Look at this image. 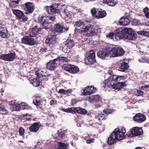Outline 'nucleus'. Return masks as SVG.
<instances>
[{
	"label": "nucleus",
	"instance_id": "f257e3e1",
	"mask_svg": "<svg viewBox=\"0 0 149 149\" xmlns=\"http://www.w3.org/2000/svg\"><path fill=\"white\" fill-rule=\"evenodd\" d=\"M107 37L115 41L119 40L121 39L134 40L137 37V35L132 29L125 28L119 30L117 32L111 33L107 34Z\"/></svg>",
	"mask_w": 149,
	"mask_h": 149
},
{
	"label": "nucleus",
	"instance_id": "f03ea898",
	"mask_svg": "<svg viewBox=\"0 0 149 149\" xmlns=\"http://www.w3.org/2000/svg\"><path fill=\"white\" fill-rule=\"evenodd\" d=\"M125 79L124 76L113 75L109 77L107 79L104 81V85L103 86L105 88L111 87L115 89L119 90L123 86H126V81L123 82L122 81Z\"/></svg>",
	"mask_w": 149,
	"mask_h": 149
},
{
	"label": "nucleus",
	"instance_id": "7ed1b4c3",
	"mask_svg": "<svg viewBox=\"0 0 149 149\" xmlns=\"http://www.w3.org/2000/svg\"><path fill=\"white\" fill-rule=\"evenodd\" d=\"M124 54L125 51L121 47H113L112 45L108 44L103 48V59H107L109 56L114 57L121 56Z\"/></svg>",
	"mask_w": 149,
	"mask_h": 149
},
{
	"label": "nucleus",
	"instance_id": "20e7f679",
	"mask_svg": "<svg viewBox=\"0 0 149 149\" xmlns=\"http://www.w3.org/2000/svg\"><path fill=\"white\" fill-rule=\"evenodd\" d=\"M56 19L55 15L42 16L38 17L37 21L42 25L43 28L47 29L50 28L52 23L55 21Z\"/></svg>",
	"mask_w": 149,
	"mask_h": 149
},
{
	"label": "nucleus",
	"instance_id": "39448f33",
	"mask_svg": "<svg viewBox=\"0 0 149 149\" xmlns=\"http://www.w3.org/2000/svg\"><path fill=\"white\" fill-rule=\"evenodd\" d=\"M95 54L91 50L86 53L84 58L85 64L89 65L94 64L96 62Z\"/></svg>",
	"mask_w": 149,
	"mask_h": 149
},
{
	"label": "nucleus",
	"instance_id": "423d86ee",
	"mask_svg": "<svg viewBox=\"0 0 149 149\" xmlns=\"http://www.w3.org/2000/svg\"><path fill=\"white\" fill-rule=\"evenodd\" d=\"M143 133V131L141 128L136 127L130 129L126 135L129 137L132 138L141 135Z\"/></svg>",
	"mask_w": 149,
	"mask_h": 149
},
{
	"label": "nucleus",
	"instance_id": "0eeeda50",
	"mask_svg": "<svg viewBox=\"0 0 149 149\" xmlns=\"http://www.w3.org/2000/svg\"><path fill=\"white\" fill-rule=\"evenodd\" d=\"M126 132V129L125 127H122L120 130L119 128H116L112 133L118 140L121 141L125 138V134Z\"/></svg>",
	"mask_w": 149,
	"mask_h": 149
},
{
	"label": "nucleus",
	"instance_id": "6e6552de",
	"mask_svg": "<svg viewBox=\"0 0 149 149\" xmlns=\"http://www.w3.org/2000/svg\"><path fill=\"white\" fill-rule=\"evenodd\" d=\"M60 5V3H55L52 4L50 6H46L45 9L49 14L60 13V11L58 9H57L58 7Z\"/></svg>",
	"mask_w": 149,
	"mask_h": 149
},
{
	"label": "nucleus",
	"instance_id": "1a4fd4ad",
	"mask_svg": "<svg viewBox=\"0 0 149 149\" xmlns=\"http://www.w3.org/2000/svg\"><path fill=\"white\" fill-rule=\"evenodd\" d=\"M46 43L52 48L55 47L58 43L56 35H49L46 40Z\"/></svg>",
	"mask_w": 149,
	"mask_h": 149
},
{
	"label": "nucleus",
	"instance_id": "9d476101",
	"mask_svg": "<svg viewBox=\"0 0 149 149\" xmlns=\"http://www.w3.org/2000/svg\"><path fill=\"white\" fill-rule=\"evenodd\" d=\"M12 11L13 14L16 16V18L19 21L22 19V21L24 22L28 20L27 16L24 15V13L21 10L18 9H13Z\"/></svg>",
	"mask_w": 149,
	"mask_h": 149
},
{
	"label": "nucleus",
	"instance_id": "9b49d317",
	"mask_svg": "<svg viewBox=\"0 0 149 149\" xmlns=\"http://www.w3.org/2000/svg\"><path fill=\"white\" fill-rule=\"evenodd\" d=\"M32 37H33V36H30V34L29 36H24L22 39V43L30 46L35 45L37 43L36 41Z\"/></svg>",
	"mask_w": 149,
	"mask_h": 149
},
{
	"label": "nucleus",
	"instance_id": "f8f14e48",
	"mask_svg": "<svg viewBox=\"0 0 149 149\" xmlns=\"http://www.w3.org/2000/svg\"><path fill=\"white\" fill-rule=\"evenodd\" d=\"M15 56L16 54L15 52L0 55V59L6 61H11L15 58Z\"/></svg>",
	"mask_w": 149,
	"mask_h": 149
},
{
	"label": "nucleus",
	"instance_id": "ddd939ff",
	"mask_svg": "<svg viewBox=\"0 0 149 149\" xmlns=\"http://www.w3.org/2000/svg\"><path fill=\"white\" fill-rule=\"evenodd\" d=\"M42 127V125L40 122L34 123L29 127V130L31 132L36 133L39 131L40 128Z\"/></svg>",
	"mask_w": 149,
	"mask_h": 149
},
{
	"label": "nucleus",
	"instance_id": "4468645a",
	"mask_svg": "<svg viewBox=\"0 0 149 149\" xmlns=\"http://www.w3.org/2000/svg\"><path fill=\"white\" fill-rule=\"evenodd\" d=\"M25 8L27 12H26V14H27L28 13H31L33 12L35 9V5L33 3L31 2H27L25 3Z\"/></svg>",
	"mask_w": 149,
	"mask_h": 149
},
{
	"label": "nucleus",
	"instance_id": "2eb2a0df",
	"mask_svg": "<svg viewBox=\"0 0 149 149\" xmlns=\"http://www.w3.org/2000/svg\"><path fill=\"white\" fill-rule=\"evenodd\" d=\"M133 119L137 122L141 123L146 120V117L142 113H137L133 117Z\"/></svg>",
	"mask_w": 149,
	"mask_h": 149
},
{
	"label": "nucleus",
	"instance_id": "dca6fc26",
	"mask_svg": "<svg viewBox=\"0 0 149 149\" xmlns=\"http://www.w3.org/2000/svg\"><path fill=\"white\" fill-rule=\"evenodd\" d=\"M64 29H65L66 31L68 29L67 28L65 29L63 25L59 23L56 24L54 26V30L56 33H62Z\"/></svg>",
	"mask_w": 149,
	"mask_h": 149
},
{
	"label": "nucleus",
	"instance_id": "f3484780",
	"mask_svg": "<svg viewBox=\"0 0 149 149\" xmlns=\"http://www.w3.org/2000/svg\"><path fill=\"white\" fill-rule=\"evenodd\" d=\"M84 31L87 32L91 36H92L96 34L95 30L93 28V26L88 25L86 26L84 28Z\"/></svg>",
	"mask_w": 149,
	"mask_h": 149
},
{
	"label": "nucleus",
	"instance_id": "a211bd4d",
	"mask_svg": "<svg viewBox=\"0 0 149 149\" xmlns=\"http://www.w3.org/2000/svg\"><path fill=\"white\" fill-rule=\"evenodd\" d=\"M41 28H39L37 26H35L33 27L30 33L29 34L30 36L35 37L38 35L39 31L42 29Z\"/></svg>",
	"mask_w": 149,
	"mask_h": 149
},
{
	"label": "nucleus",
	"instance_id": "6ab92c4d",
	"mask_svg": "<svg viewBox=\"0 0 149 149\" xmlns=\"http://www.w3.org/2000/svg\"><path fill=\"white\" fill-rule=\"evenodd\" d=\"M130 20L129 18L125 17H121L120 19L118 24L120 25L126 26L129 24Z\"/></svg>",
	"mask_w": 149,
	"mask_h": 149
},
{
	"label": "nucleus",
	"instance_id": "aec40b11",
	"mask_svg": "<svg viewBox=\"0 0 149 149\" xmlns=\"http://www.w3.org/2000/svg\"><path fill=\"white\" fill-rule=\"evenodd\" d=\"M56 61L54 59L53 60L50 61L46 65L47 69L50 70H54L56 68V65L55 63Z\"/></svg>",
	"mask_w": 149,
	"mask_h": 149
},
{
	"label": "nucleus",
	"instance_id": "412c9836",
	"mask_svg": "<svg viewBox=\"0 0 149 149\" xmlns=\"http://www.w3.org/2000/svg\"><path fill=\"white\" fill-rule=\"evenodd\" d=\"M7 30L6 27H3L0 26V36L3 38H6L7 37L6 32Z\"/></svg>",
	"mask_w": 149,
	"mask_h": 149
},
{
	"label": "nucleus",
	"instance_id": "4be33fe9",
	"mask_svg": "<svg viewBox=\"0 0 149 149\" xmlns=\"http://www.w3.org/2000/svg\"><path fill=\"white\" fill-rule=\"evenodd\" d=\"M64 44L67 48L69 49H71L75 45L72 40L68 39L66 40L64 42Z\"/></svg>",
	"mask_w": 149,
	"mask_h": 149
},
{
	"label": "nucleus",
	"instance_id": "5701e85b",
	"mask_svg": "<svg viewBox=\"0 0 149 149\" xmlns=\"http://www.w3.org/2000/svg\"><path fill=\"white\" fill-rule=\"evenodd\" d=\"M58 149H68L69 148V144L68 143H65L61 142H58Z\"/></svg>",
	"mask_w": 149,
	"mask_h": 149
},
{
	"label": "nucleus",
	"instance_id": "b1692460",
	"mask_svg": "<svg viewBox=\"0 0 149 149\" xmlns=\"http://www.w3.org/2000/svg\"><path fill=\"white\" fill-rule=\"evenodd\" d=\"M87 113L86 110L81 107H74V113H78L82 115H85Z\"/></svg>",
	"mask_w": 149,
	"mask_h": 149
},
{
	"label": "nucleus",
	"instance_id": "393cba45",
	"mask_svg": "<svg viewBox=\"0 0 149 149\" xmlns=\"http://www.w3.org/2000/svg\"><path fill=\"white\" fill-rule=\"evenodd\" d=\"M118 140L115 137L114 134L112 132L108 138L107 141L109 144L112 145L115 143Z\"/></svg>",
	"mask_w": 149,
	"mask_h": 149
},
{
	"label": "nucleus",
	"instance_id": "a878e982",
	"mask_svg": "<svg viewBox=\"0 0 149 149\" xmlns=\"http://www.w3.org/2000/svg\"><path fill=\"white\" fill-rule=\"evenodd\" d=\"M129 67V66L127 63L123 62L121 64L118 70L120 71L124 72Z\"/></svg>",
	"mask_w": 149,
	"mask_h": 149
},
{
	"label": "nucleus",
	"instance_id": "bb28decb",
	"mask_svg": "<svg viewBox=\"0 0 149 149\" xmlns=\"http://www.w3.org/2000/svg\"><path fill=\"white\" fill-rule=\"evenodd\" d=\"M118 2L114 0H103V3L107 4L108 5L114 7L117 4Z\"/></svg>",
	"mask_w": 149,
	"mask_h": 149
},
{
	"label": "nucleus",
	"instance_id": "cd10ccee",
	"mask_svg": "<svg viewBox=\"0 0 149 149\" xmlns=\"http://www.w3.org/2000/svg\"><path fill=\"white\" fill-rule=\"evenodd\" d=\"M9 112L6 109L4 105L2 103L0 104V114L2 115H6Z\"/></svg>",
	"mask_w": 149,
	"mask_h": 149
},
{
	"label": "nucleus",
	"instance_id": "c85d7f7f",
	"mask_svg": "<svg viewBox=\"0 0 149 149\" xmlns=\"http://www.w3.org/2000/svg\"><path fill=\"white\" fill-rule=\"evenodd\" d=\"M112 111V110L109 109H106L103 110V112L104 113L103 114V120L106 119L108 114L111 113Z\"/></svg>",
	"mask_w": 149,
	"mask_h": 149
},
{
	"label": "nucleus",
	"instance_id": "c756f323",
	"mask_svg": "<svg viewBox=\"0 0 149 149\" xmlns=\"http://www.w3.org/2000/svg\"><path fill=\"white\" fill-rule=\"evenodd\" d=\"M19 0L16 1H12L9 3V7L11 8H15L19 6Z\"/></svg>",
	"mask_w": 149,
	"mask_h": 149
},
{
	"label": "nucleus",
	"instance_id": "7c9ffc66",
	"mask_svg": "<svg viewBox=\"0 0 149 149\" xmlns=\"http://www.w3.org/2000/svg\"><path fill=\"white\" fill-rule=\"evenodd\" d=\"M79 72V69L77 66L74 65H72L70 73L75 74Z\"/></svg>",
	"mask_w": 149,
	"mask_h": 149
},
{
	"label": "nucleus",
	"instance_id": "2f4dec72",
	"mask_svg": "<svg viewBox=\"0 0 149 149\" xmlns=\"http://www.w3.org/2000/svg\"><path fill=\"white\" fill-rule=\"evenodd\" d=\"M41 97L40 96H36L35 97L33 100V103L36 106H38L41 103Z\"/></svg>",
	"mask_w": 149,
	"mask_h": 149
},
{
	"label": "nucleus",
	"instance_id": "473e14b6",
	"mask_svg": "<svg viewBox=\"0 0 149 149\" xmlns=\"http://www.w3.org/2000/svg\"><path fill=\"white\" fill-rule=\"evenodd\" d=\"M89 100L90 101H99L101 99L100 96L99 95H94L91 97H90Z\"/></svg>",
	"mask_w": 149,
	"mask_h": 149
},
{
	"label": "nucleus",
	"instance_id": "72a5a7b5",
	"mask_svg": "<svg viewBox=\"0 0 149 149\" xmlns=\"http://www.w3.org/2000/svg\"><path fill=\"white\" fill-rule=\"evenodd\" d=\"M82 91H83V92L82 93L83 95L84 96H86L88 95H90V86H88L84 89H82Z\"/></svg>",
	"mask_w": 149,
	"mask_h": 149
},
{
	"label": "nucleus",
	"instance_id": "f704fd0d",
	"mask_svg": "<svg viewBox=\"0 0 149 149\" xmlns=\"http://www.w3.org/2000/svg\"><path fill=\"white\" fill-rule=\"evenodd\" d=\"M56 61H59V63H63L66 61V58L63 56H58L54 59Z\"/></svg>",
	"mask_w": 149,
	"mask_h": 149
},
{
	"label": "nucleus",
	"instance_id": "c9c22d12",
	"mask_svg": "<svg viewBox=\"0 0 149 149\" xmlns=\"http://www.w3.org/2000/svg\"><path fill=\"white\" fill-rule=\"evenodd\" d=\"M31 83L35 87L38 86L40 84V82L38 78L34 79L31 81Z\"/></svg>",
	"mask_w": 149,
	"mask_h": 149
},
{
	"label": "nucleus",
	"instance_id": "e433bc0d",
	"mask_svg": "<svg viewBox=\"0 0 149 149\" xmlns=\"http://www.w3.org/2000/svg\"><path fill=\"white\" fill-rule=\"evenodd\" d=\"M61 110L63 111L66 112L74 113V107L66 109H65L63 108H62L61 109Z\"/></svg>",
	"mask_w": 149,
	"mask_h": 149
},
{
	"label": "nucleus",
	"instance_id": "4c0bfd02",
	"mask_svg": "<svg viewBox=\"0 0 149 149\" xmlns=\"http://www.w3.org/2000/svg\"><path fill=\"white\" fill-rule=\"evenodd\" d=\"M23 118H24L26 121H30L35 120L32 118V116L31 115L27 114L24 115Z\"/></svg>",
	"mask_w": 149,
	"mask_h": 149
},
{
	"label": "nucleus",
	"instance_id": "58836bf2",
	"mask_svg": "<svg viewBox=\"0 0 149 149\" xmlns=\"http://www.w3.org/2000/svg\"><path fill=\"white\" fill-rule=\"evenodd\" d=\"M138 34L146 36H149V31L145 30L140 31L137 32Z\"/></svg>",
	"mask_w": 149,
	"mask_h": 149
},
{
	"label": "nucleus",
	"instance_id": "ea45409f",
	"mask_svg": "<svg viewBox=\"0 0 149 149\" xmlns=\"http://www.w3.org/2000/svg\"><path fill=\"white\" fill-rule=\"evenodd\" d=\"M71 65V64H66L63 65V68L64 70L70 72Z\"/></svg>",
	"mask_w": 149,
	"mask_h": 149
},
{
	"label": "nucleus",
	"instance_id": "a19ab883",
	"mask_svg": "<svg viewBox=\"0 0 149 149\" xmlns=\"http://www.w3.org/2000/svg\"><path fill=\"white\" fill-rule=\"evenodd\" d=\"M145 16L147 18H149V8L148 7H146L143 10Z\"/></svg>",
	"mask_w": 149,
	"mask_h": 149
},
{
	"label": "nucleus",
	"instance_id": "79ce46f5",
	"mask_svg": "<svg viewBox=\"0 0 149 149\" xmlns=\"http://www.w3.org/2000/svg\"><path fill=\"white\" fill-rule=\"evenodd\" d=\"M94 17L97 18H102V11L98 9L96 13V16H95Z\"/></svg>",
	"mask_w": 149,
	"mask_h": 149
},
{
	"label": "nucleus",
	"instance_id": "37998d69",
	"mask_svg": "<svg viewBox=\"0 0 149 149\" xmlns=\"http://www.w3.org/2000/svg\"><path fill=\"white\" fill-rule=\"evenodd\" d=\"M63 12L67 17L70 18L72 17L73 15L72 13L70 11L67 9H65Z\"/></svg>",
	"mask_w": 149,
	"mask_h": 149
},
{
	"label": "nucleus",
	"instance_id": "c03bdc74",
	"mask_svg": "<svg viewBox=\"0 0 149 149\" xmlns=\"http://www.w3.org/2000/svg\"><path fill=\"white\" fill-rule=\"evenodd\" d=\"M25 130L22 127L19 128V132L20 135L23 136Z\"/></svg>",
	"mask_w": 149,
	"mask_h": 149
},
{
	"label": "nucleus",
	"instance_id": "a18cd8bd",
	"mask_svg": "<svg viewBox=\"0 0 149 149\" xmlns=\"http://www.w3.org/2000/svg\"><path fill=\"white\" fill-rule=\"evenodd\" d=\"M41 144V142L40 141L38 142L37 144L34 146V149H42V147L40 146Z\"/></svg>",
	"mask_w": 149,
	"mask_h": 149
},
{
	"label": "nucleus",
	"instance_id": "49530a36",
	"mask_svg": "<svg viewBox=\"0 0 149 149\" xmlns=\"http://www.w3.org/2000/svg\"><path fill=\"white\" fill-rule=\"evenodd\" d=\"M97 56L99 58L102 59V49L98 51Z\"/></svg>",
	"mask_w": 149,
	"mask_h": 149
},
{
	"label": "nucleus",
	"instance_id": "de8ad7c7",
	"mask_svg": "<svg viewBox=\"0 0 149 149\" xmlns=\"http://www.w3.org/2000/svg\"><path fill=\"white\" fill-rule=\"evenodd\" d=\"M83 22L81 20L76 21L75 22V25L77 27H80L83 24Z\"/></svg>",
	"mask_w": 149,
	"mask_h": 149
},
{
	"label": "nucleus",
	"instance_id": "09e8293b",
	"mask_svg": "<svg viewBox=\"0 0 149 149\" xmlns=\"http://www.w3.org/2000/svg\"><path fill=\"white\" fill-rule=\"evenodd\" d=\"M58 136L61 137L63 138V137L65 135V133H64L63 131H62L61 130H59L58 132Z\"/></svg>",
	"mask_w": 149,
	"mask_h": 149
},
{
	"label": "nucleus",
	"instance_id": "8fccbe9b",
	"mask_svg": "<svg viewBox=\"0 0 149 149\" xmlns=\"http://www.w3.org/2000/svg\"><path fill=\"white\" fill-rule=\"evenodd\" d=\"M13 110L18 111L19 110L20 107L19 105L15 104L14 105H13Z\"/></svg>",
	"mask_w": 149,
	"mask_h": 149
},
{
	"label": "nucleus",
	"instance_id": "3c124183",
	"mask_svg": "<svg viewBox=\"0 0 149 149\" xmlns=\"http://www.w3.org/2000/svg\"><path fill=\"white\" fill-rule=\"evenodd\" d=\"M96 89L93 86H90V95L92 93H95V92L96 91Z\"/></svg>",
	"mask_w": 149,
	"mask_h": 149
},
{
	"label": "nucleus",
	"instance_id": "603ef678",
	"mask_svg": "<svg viewBox=\"0 0 149 149\" xmlns=\"http://www.w3.org/2000/svg\"><path fill=\"white\" fill-rule=\"evenodd\" d=\"M136 94V96H140L142 95L143 94V92L142 91L137 90Z\"/></svg>",
	"mask_w": 149,
	"mask_h": 149
},
{
	"label": "nucleus",
	"instance_id": "864d4df0",
	"mask_svg": "<svg viewBox=\"0 0 149 149\" xmlns=\"http://www.w3.org/2000/svg\"><path fill=\"white\" fill-rule=\"evenodd\" d=\"M139 61L140 62L142 63H149V59H148L146 58H142L141 59L139 60Z\"/></svg>",
	"mask_w": 149,
	"mask_h": 149
},
{
	"label": "nucleus",
	"instance_id": "5fc2aeb1",
	"mask_svg": "<svg viewBox=\"0 0 149 149\" xmlns=\"http://www.w3.org/2000/svg\"><path fill=\"white\" fill-rule=\"evenodd\" d=\"M96 12L97 11H96L95 8H93L91 10V13L92 15L94 17L95 16H96Z\"/></svg>",
	"mask_w": 149,
	"mask_h": 149
},
{
	"label": "nucleus",
	"instance_id": "6e6d98bb",
	"mask_svg": "<svg viewBox=\"0 0 149 149\" xmlns=\"http://www.w3.org/2000/svg\"><path fill=\"white\" fill-rule=\"evenodd\" d=\"M58 92L64 94H65L67 93L66 90L63 89H59L58 91Z\"/></svg>",
	"mask_w": 149,
	"mask_h": 149
},
{
	"label": "nucleus",
	"instance_id": "4d7b16f0",
	"mask_svg": "<svg viewBox=\"0 0 149 149\" xmlns=\"http://www.w3.org/2000/svg\"><path fill=\"white\" fill-rule=\"evenodd\" d=\"M57 101L56 100H52L50 101V105L51 106H52L54 105L55 103H56Z\"/></svg>",
	"mask_w": 149,
	"mask_h": 149
},
{
	"label": "nucleus",
	"instance_id": "13d9d810",
	"mask_svg": "<svg viewBox=\"0 0 149 149\" xmlns=\"http://www.w3.org/2000/svg\"><path fill=\"white\" fill-rule=\"evenodd\" d=\"M95 141V139L94 138L90 139H88L87 140L86 142L87 143H91L93 142H94Z\"/></svg>",
	"mask_w": 149,
	"mask_h": 149
},
{
	"label": "nucleus",
	"instance_id": "bf43d9fd",
	"mask_svg": "<svg viewBox=\"0 0 149 149\" xmlns=\"http://www.w3.org/2000/svg\"><path fill=\"white\" fill-rule=\"evenodd\" d=\"M77 101L75 99H72L71 100V104L72 106H74V104H76Z\"/></svg>",
	"mask_w": 149,
	"mask_h": 149
},
{
	"label": "nucleus",
	"instance_id": "052dcab7",
	"mask_svg": "<svg viewBox=\"0 0 149 149\" xmlns=\"http://www.w3.org/2000/svg\"><path fill=\"white\" fill-rule=\"evenodd\" d=\"M47 50V48H42L41 49V50L42 52H46Z\"/></svg>",
	"mask_w": 149,
	"mask_h": 149
},
{
	"label": "nucleus",
	"instance_id": "680f3d73",
	"mask_svg": "<svg viewBox=\"0 0 149 149\" xmlns=\"http://www.w3.org/2000/svg\"><path fill=\"white\" fill-rule=\"evenodd\" d=\"M149 87V84L146 85L142 86L141 87V88L144 89L145 88H148Z\"/></svg>",
	"mask_w": 149,
	"mask_h": 149
},
{
	"label": "nucleus",
	"instance_id": "e2e57ef3",
	"mask_svg": "<svg viewBox=\"0 0 149 149\" xmlns=\"http://www.w3.org/2000/svg\"><path fill=\"white\" fill-rule=\"evenodd\" d=\"M35 73L36 74V75L38 77L41 78L42 76V75L41 74H39L37 72V71H36Z\"/></svg>",
	"mask_w": 149,
	"mask_h": 149
},
{
	"label": "nucleus",
	"instance_id": "0e129e2a",
	"mask_svg": "<svg viewBox=\"0 0 149 149\" xmlns=\"http://www.w3.org/2000/svg\"><path fill=\"white\" fill-rule=\"evenodd\" d=\"M108 73L110 75H111L112 76L113 75V71L111 70H109L108 71Z\"/></svg>",
	"mask_w": 149,
	"mask_h": 149
},
{
	"label": "nucleus",
	"instance_id": "69168bd1",
	"mask_svg": "<svg viewBox=\"0 0 149 149\" xmlns=\"http://www.w3.org/2000/svg\"><path fill=\"white\" fill-rule=\"evenodd\" d=\"M107 15V13L105 10H103V17H105Z\"/></svg>",
	"mask_w": 149,
	"mask_h": 149
},
{
	"label": "nucleus",
	"instance_id": "338daca9",
	"mask_svg": "<svg viewBox=\"0 0 149 149\" xmlns=\"http://www.w3.org/2000/svg\"><path fill=\"white\" fill-rule=\"evenodd\" d=\"M125 17H127L128 18L130 16V14L127 13H126L125 14Z\"/></svg>",
	"mask_w": 149,
	"mask_h": 149
},
{
	"label": "nucleus",
	"instance_id": "774afa93",
	"mask_svg": "<svg viewBox=\"0 0 149 149\" xmlns=\"http://www.w3.org/2000/svg\"><path fill=\"white\" fill-rule=\"evenodd\" d=\"M137 21L136 20H134L133 21V24L134 25H136L137 24Z\"/></svg>",
	"mask_w": 149,
	"mask_h": 149
}]
</instances>
